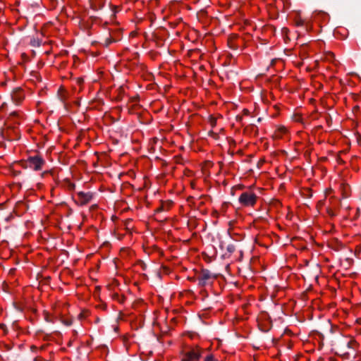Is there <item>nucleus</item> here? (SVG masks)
Wrapping results in <instances>:
<instances>
[{
	"instance_id": "obj_22",
	"label": "nucleus",
	"mask_w": 361,
	"mask_h": 361,
	"mask_svg": "<svg viewBox=\"0 0 361 361\" xmlns=\"http://www.w3.org/2000/svg\"><path fill=\"white\" fill-rule=\"evenodd\" d=\"M329 56H330V59H334V54L333 53H330L329 54Z\"/></svg>"
},
{
	"instance_id": "obj_21",
	"label": "nucleus",
	"mask_w": 361,
	"mask_h": 361,
	"mask_svg": "<svg viewBox=\"0 0 361 361\" xmlns=\"http://www.w3.org/2000/svg\"><path fill=\"white\" fill-rule=\"evenodd\" d=\"M332 192V189L331 188H328L326 190V195H329L331 194V192Z\"/></svg>"
},
{
	"instance_id": "obj_4",
	"label": "nucleus",
	"mask_w": 361,
	"mask_h": 361,
	"mask_svg": "<svg viewBox=\"0 0 361 361\" xmlns=\"http://www.w3.org/2000/svg\"><path fill=\"white\" fill-rule=\"evenodd\" d=\"M357 347V343L352 338H345L340 341L338 347V354L344 357L350 355V350H355Z\"/></svg>"
},
{
	"instance_id": "obj_5",
	"label": "nucleus",
	"mask_w": 361,
	"mask_h": 361,
	"mask_svg": "<svg viewBox=\"0 0 361 361\" xmlns=\"http://www.w3.org/2000/svg\"><path fill=\"white\" fill-rule=\"evenodd\" d=\"M94 197V193L92 192H78L75 195V202L78 206H85L90 203Z\"/></svg>"
},
{
	"instance_id": "obj_10",
	"label": "nucleus",
	"mask_w": 361,
	"mask_h": 361,
	"mask_svg": "<svg viewBox=\"0 0 361 361\" xmlns=\"http://www.w3.org/2000/svg\"><path fill=\"white\" fill-rule=\"evenodd\" d=\"M219 118H221L222 116L220 115H218L217 116H216L214 115H210L209 116L208 122H209L210 126L212 127V128H214L216 126L217 119Z\"/></svg>"
},
{
	"instance_id": "obj_3",
	"label": "nucleus",
	"mask_w": 361,
	"mask_h": 361,
	"mask_svg": "<svg viewBox=\"0 0 361 361\" xmlns=\"http://www.w3.org/2000/svg\"><path fill=\"white\" fill-rule=\"evenodd\" d=\"M46 161L39 154L33 156H29L26 160L22 161V166L23 168H29L33 171H41Z\"/></svg>"
},
{
	"instance_id": "obj_12",
	"label": "nucleus",
	"mask_w": 361,
	"mask_h": 361,
	"mask_svg": "<svg viewBox=\"0 0 361 361\" xmlns=\"http://www.w3.org/2000/svg\"><path fill=\"white\" fill-rule=\"evenodd\" d=\"M340 189L343 192V197H346L348 195V190H349V186L346 184L342 183L340 185Z\"/></svg>"
},
{
	"instance_id": "obj_20",
	"label": "nucleus",
	"mask_w": 361,
	"mask_h": 361,
	"mask_svg": "<svg viewBox=\"0 0 361 361\" xmlns=\"http://www.w3.org/2000/svg\"><path fill=\"white\" fill-rule=\"evenodd\" d=\"M30 349L32 352H35L38 349V348L35 345H31Z\"/></svg>"
},
{
	"instance_id": "obj_18",
	"label": "nucleus",
	"mask_w": 361,
	"mask_h": 361,
	"mask_svg": "<svg viewBox=\"0 0 361 361\" xmlns=\"http://www.w3.org/2000/svg\"><path fill=\"white\" fill-rule=\"evenodd\" d=\"M63 323L66 325V326H70L71 324H72V321L70 320V319H66V320H64L63 321Z\"/></svg>"
},
{
	"instance_id": "obj_14",
	"label": "nucleus",
	"mask_w": 361,
	"mask_h": 361,
	"mask_svg": "<svg viewBox=\"0 0 361 361\" xmlns=\"http://www.w3.org/2000/svg\"><path fill=\"white\" fill-rule=\"evenodd\" d=\"M242 116H251V112H250V111L249 109H244L242 111Z\"/></svg>"
},
{
	"instance_id": "obj_15",
	"label": "nucleus",
	"mask_w": 361,
	"mask_h": 361,
	"mask_svg": "<svg viewBox=\"0 0 361 361\" xmlns=\"http://www.w3.org/2000/svg\"><path fill=\"white\" fill-rule=\"evenodd\" d=\"M204 361H218V360L216 359H215L214 355H209L206 356Z\"/></svg>"
},
{
	"instance_id": "obj_8",
	"label": "nucleus",
	"mask_w": 361,
	"mask_h": 361,
	"mask_svg": "<svg viewBox=\"0 0 361 361\" xmlns=\"http://www.w3.org/2000/svg\"><path fill=\"white\" fill-rule=\"evenodd\" d=\"M288 133V130L284 126H277L273 133V138L279 140L284 137Z\"/></svg>"
},
{
	"instance_id": "obj_16",
	"label": "nucleus",
	"mask_w": 361,
	"mask_h": 361,
	"mask_svg": "<svg viewBox=\"0 0 361 361\" xmlns=\"http://www.w3.org/2000/svg\"><path fill=\"white\" fill-rule=\"evenodd\" d=\"M226 249L229 253H233L235 250V247L233 245H228Z\"/></svg>"
},
{
	"instance_id": "obj_1",
	"label": "nucleus",
	"mask_w": 361,
	"mask_h": 361,
	"mask_svg": "<svg viewBox=\"0 0 361 361\" xmlns=\"http://www.w3.org/2000/svg\"><path fill=\"white\" fill-rule=\"evenodd\" d=\"M259 198V196L254 191L253 188L250 187L240 195L238 202L240 206L243 207L253 208L256 205Z\"/></svg>"
},
{
	"instance_id": "obj_13",
	"label": "nucleus",
	"mask_w": 361,
	"mask_h": 361,
	"mask_svg": "<svg viewBox=\"0 0 361 361\" xmlns=\"http://www.w3.org/2000/svg\"><path fill=\"white\" fill-rule=\"evenodd\" d=\"M326 213L331 217H334L336 215V213L334 211V209L330 207L326 208Z\"/></svg>"
},
{
	"instance_id": "obj_23",
	"label": "nucleus",
	"mask_w": 361,
	"mask_h": 361,
	"mask_svg": "<svg viewBox=\"0 0 361 361\" xmlns=\"http://www.w3.org/2000/svg\"><path fill=\"white\" fill-rule=\"evenodd\" d=\"M42 358L41 357H36L35 361H39Z\"/></svg>"
},
{
	"instance_id": "obj_19",
	"label": "nucleus",
	"mask_w": 361,
	"mask_h": 361,
	"mask_svg": "<svg viewBox=\"0 0 361 361\" xmlns=\"http://www.w3.org/2000/svg\"><path fill=\"white\" fill-rule=\"evenodd\" d=\"M235 188L238 190H243L245 188V186L243 185H238L235 187Z\"/></svg>"
},
{
	"instance_id": "obj_24",
	"label": "nucleus",
	"mask_w": 361,
	"mask_h": 361,
	"mask_svg": "<svg viewBox=\"0 0 361 361\" xmlns=\"http://www.w3.org/2000/svg\"><path fill=\"white\" fill-rule=\"evenodd\" d=\"M44 348V345H42V346L39 348V349H40L41 350H43Z\"/></svg>"
},
{
	"instance_id": "obj_7",
	"label": "nucleus",
	"mask_w": 361,
	"mask_h": 361,
	"mask_svg": "<svg viewBox=\"0 0 361 361\" xmlns=\"http://www.w3.org/2000/svg\"><path fill=\"white\" fill-rule=\"evenodd\" d=\"M11 98L16 104H20L25 98V93L21 88H16L13 91Z\"/></svg>"
},
{
	"instance_id": "obj_17",
	"label": "nucleus",
	"mask_w": 361,
	"mask_h": 361,
	"mask_svg": "<svg viewBox=\"0 0 361 361\" xmlns=\"http://www.w3.org/2000/svg\"><path fill=\"white\" fill-rule=\"evenodd\" d=\"M341 31H343L345 32L344 37H345L346 36V33H347V30L345 29H343V28L336 29L335 30V32H334L335 35H337L338 33H339Z\"/></svg>"
},
{
	"instance_id": "obj_2",
	"label": "nucleus",
	"mask_w": 361,
	"mask_h": 361,
	"mask_svg": "<svg viewBox=\"0 0 361 361\" xmlns=\"http://www.w3.org/2000/svg\"><path fill=\"white\" fill-rule=\"evenodd\" d=\"M203 352L199 345L185 348L180 353V361H200Z\"/></svg>"
},
{
	"instance_id": "obj_6",
	"label": "nucleus",
	"mask_w": 361,
	"mask_h": 361,
	"mask_svg": "<svg viewBox=\"0 0 361 361\" xmlns=\"http://www.w3.org/2000/svg\"><path fill=\"white\" fill-rule=\"evenodd\" d=\"M214 278L215 277L209 270L202 269L197 276L198 284L200 286H205L211 283Z\"/></svg>"
},
{
	"instance_id": "obj_11",
	"label": "nucleus",
	"mask_w": 361,
	"mask_h": 361,
	"mask_svg": "<svg viewBox=\"0 0 361 361\" xmlns=\"http://www.w3.org/2000/svg\"><path fill=\"white\" fill-rule=\"evenodd\" d=\"M294 22L296 26H302L305 24V20L302 19L299 15L295 16Z\"/></svg>"
},
{
	"instance_id": "obj_9",
	"label": "nucleus",
	"mask_w": 361,
	"mask_h": 361,
	"mask_svg": "<svg viewBox=\"0 0 361 361\" xmlns=\"http://www.w3.org/2000/svg\"><path fill=\"white\" fill-rule=\"evenodd\" d=\"M173 202L171 201L161 202L160 206L157 208L156 212H161L164 211H169L172 207Z\"/></svg>"
}]
</instances>
